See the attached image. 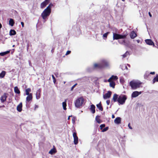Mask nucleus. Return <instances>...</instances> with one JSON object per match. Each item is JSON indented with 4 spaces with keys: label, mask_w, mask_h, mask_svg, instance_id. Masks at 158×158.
Instances as JSON below:
<instances>
[{
    "label": "nucleus",
    "mask_w": 158,
    "mask_h": 158,
    "mask_svg": "<svg viewBox=\"0 0 158 158\" xmlns=\"http://www.w3.org/2000/svg\"><path fill=\"white\" fill-rule=\"evenodd\" d=\"M118 95L116 94H115L113 96L112 99L114 102H118Z\"/></svg>",
    "instance_id": "nucleus-18"
},
{
    "label": "nucleus",
    "mask_w": 158,
    "mask_h": 158,
    "mask_svg": "<svg viewBox=\"0 0 158 158\" xmlns=\"http://www.w3.org/2000/svg\"><path fill=\"white\" fill-rule=\"evenodd\" d=\"M125 69H128L126 65V68H125Z\"/></svg>",
    "instance_id": "nucleus-62"
},
{
    "label": "nucleus",
    "mask_w": 158,
    "mask_h": 158,
    "mask_svg": "<svg viewBox=\"0 0 158 158\" xmlns=\"http://www.w3.org/2000/svg\"><path fill=\"white\" fill-rule=\"evenodd\" d=\"M121 118L120 117H117L114 120V123L118 125L121 123Z\"/></svg>",
    "instance_id": "nucleus-14"
},
{
    "label": "nucleus",
    "mask_w": 158,
    "mask_h": 158,
    "mask_svg": "<svg viewBox=\"0 0 158 158\" xmlns=\"http://www.w3.org/2000/svg\"><path fill=\"white\" fill-rule=\"evenodd\" d=\"M120 68H121V69L123 70H125V68H126V65L125 64H122L120 65Z\"/></svg>",
    "instance_id": "nucleus-39"
},
{
    "label": "nucleus",
    "mask_w": 158,
    "mask_h": 158,
    "mask_svg": "<svg viewBox=\"0 0 158 158\" xmlns=\"http://www.w3.org/2000/svg\"><path fill=\"white\" fill-rule=\"evenodd\" d=\"M52 79L53 80V83L55 84L56 83V79L54 76L53 75H52Z\"/></svg>",
    "instance_id": "nucleus-42"
},
{
    "label": "nucleus",
    "mask_w": 158,
    "mask_h": 158,
    "mask_svg": "<svg viewBox=\"0 0 158 158\" xmlns=\"http://www.w3.org/2000/svg\"><path fill=\"white\" fill-rule=\"evenodd\" d=\"M31 91V89L30 88H28L25 89V94H24V95H28V94H30L29 93Z\"/></svg>",
    "instance_id": "nucleus-28"
},
{
    "label": "nucleus",
    "mask_w": 158,
    "mask_h": 158,
    "mask_svg": "<svg viewBox=\"0 0 158 158\" xmlns=\"http://www.w3.org/2000/svg\"><path fill=\"white\" fill-rule=\"evenodd\" d=\"M110 31H108L103 35V38L104 40H106L107 38L108 35L110 33Z\"/></svg>",
    "instance_id": "nucleus-30"
},
{
    "label": "nucleus",
    "mask_w": 158,
    "mask_h": 158,
    "mask_svg": "<svg viewBox=\"0 0 158 158\" xmlns=\"http://www.w3.org/2000/svg\"><path fill=\"white\" fill-rule=\"evenodd\" d=\"M142 82L139 81H132L130 82L129 85L132 89H136L140 87Z\"/></svg>",
    "instance_id": "nucleus-1"
},
{
    "label": "nucleus",
    "mask_w": 158,
    "mask_h": 158,
    "mask_svg": "<svg viewBox=\"0 0 158 158\" xmlns=\"http://www.w3.org/2000/svg\"><path fill=\"white\" fill-rule=\"evenodd\" d=\"M95 106L94 104H92L90 106L89 110L92 114H94L95 112Z\"/></svg>",
    "instance_id": "nucleus-16"
},
{
    "label": "nucleus",
    "mask_w": 158,
    "mask_h": 158,
    "mask_svg": "<svg viewBox=\"0 0 158 158\" xmlns=\"http://www.w3.org/2000/svg\"><path fill=\"white\" fill-rule=\"evenodd\" d=\"M14 92L16 94H19L20 93V91L17 86H15L14 87Z\"/></svg>",
    "instance_id": "nucleus-26"
},
{
    "label": "nucleus",
    "mask_w": 158,
    "mask_h": 158,
    "mask_svg": "<svg viewBox=\"0 0 158 158\" xmlns=\"http://www.w3.org/2000/svg\"><path fill=\"white\" fill-rule=\"evenodd\" d=\"M156 46L155 45V46L154 47L156 48H157L158 49V44H156Z\"/></svg>",
    "instance_id": "nucleus-59"
},
{
    "label": "nucleus",
    "mask_w": 158,
    "mask_h": 158,
    "mask_svg": "<svg viewBox=\"0 0 158 158\" xmlns=\"http://www.w3.org/2000/svg\"><path fill=\"white\" fill-rule=\"evenodd\" d=\"M127 55H130V54L129 52L127 51L124 54H123V57H126Z\"/></svg>",
    "instance_id": "nucleus-37"
},
{
    "label": "nucleus",
    "mask_w": 158,
    "mask_h": 158,
    "mask_svg": "<svg viewBox=\"0 0 158 158\" xmlns=\"http://www.w3.org/2000/svg\"><path fill=\"white\" fill-rule=\"evenodd\" d=\"M6 74V72L2 71L1 73H0V78H3L5 76Z\"/></svg>",
    "instance_id": "nucleus-31"
},
{
    "label": "nucleus",
    "mask_w": 158,
    "mask_h": 158,
    "mask_svg": "<svg viewBox=\"0 0 158 158\" xmlns=\"http://www.w3.org/2000/svg\"><path fill=\"white\" fill-rule=\"evenodd\" d=\"M56 152V149L52 148L49 152V153L52 155L55 153Z\"/></svg>",
    "instance_id": "nucleus-32"
},
{
    "label": "nucleus",
    "mask_w": 158,
    "mask_h": 158,
    "mask_svg": "<svg viewBox=\"0 0 158 158\" xmlns=\"http://www.w3.org/2000/svg\"><path fill=\"white\" fill-rule=\"evenodd\" d=\"M54 48H53L51 50V52L52 53H53L54 52Z\"/></svg>",
    "instance_id": "nucleus-57"
},
{
    "label": "nucleus",
    "mask_w": 158,
    "mask_h": 158,
    "mask_svg": "<svg viewBox=\"0 0 158 158\" xmlns=\"http://www.w3.org/2000/svg\"><path fill=\"white\" fill-rule=\"evenodd\" d=\"M127 34V32H124L123 34H119V39H124L126 38Z\"/></svg>",
    "instance_id": "nucleus-13"
},
{
    "label": "nucleus",
    "mask_w": 158,
    "mask_h": 158,
    "mask_svg": "<svg viewBox=\"0 0 158 158\" xmlns=\"http://www.w3.org/2000/svg\"><path fill=\"white\" fill-rule=\"evenodd\" d=\"M7 94L6 93H4L3 95L1 97L0 99L2 103H3L6 101V98L7 97Z\"/></svg>",
    "instance_id": "nucleus-9"
},
{
    "label": "nucleus",
    "mask_w": 158,
    "mask_h": 158,
    "mask_svg": "<svg viewBox=\"0 0 158 158\" xmlns=\"http://www.w3.org/2000/svg\"><path fill=\"white\" fill-rule=\"evenodd\" d=\"M113 40H118L119 39V34L113 32Z\"/></svg>",
    "instance_id": "nucleus-15"
},
{
    "label": "nucleus",
    "mask_w": 158,
    "mask_h": 158,
    "mask_svg": "<svg viewBox=\"0 0 158 158\" xmlns=\"http://www.w3.org/2000/svg\"><path fill=\"white\" fill-rule=\"evenodd\" d=\"M128 127L129 128V129H132V128L131 126H130V123H129V124H128Z\"/></svg>",
    "instance_id": "nucleus-51"
},
{
    "label": "nucleus",
    "mask_w": 158,
    "mask_h": 158,
    "mask_svg": "<svg viewBox=\"0 0 158 158\" xmlns=\"http://www.w3.org/2000/svg\"><path fill=\"white\" fill-rule=\"evenodd\" d=\"M155 72H151L149 74H152V75H154L155 74Z\"/></svg>",
    "instance_id": "nucleus-52"
},
{
    "label": "nucleus",
    "mask_w": 158,
    "mask_h": 158,
    "mask_svg": "<svg viewBox=\"0 0 158 158\" xmlns=\"http://www.w3.org/2000/svg\"><path fill=\"white\" fill-rule=\"evenodd\" d=\"M112 94L111 91H108V92L103 95V98L104 99H106L110 98Z\"/></svg>",
    "instance_id": "nucleus-10"
},
{
    "label": "nucleus",
    "mask_w": 158,
    "mask_h": 158,
    "mask_svg": "<svg viewBox=\"0 0 158 158\" xmlns=\"http://www.w3.org/2000/svg\"><path fill=\"white\" fill-rule=\"evenodd\" d=\"M110 78L114 81H115L118 79V77L117 76L112 75Z\"/></svg>",
    "instance_id": "nucleus-34"
},
{
    "label": "nucleus",
    "mask_w": 158,
    "mask_h": 158,
    "mask_svg": "<svg viewBox=\"0 0 158 158\" xmlns=\"http://www.w3.org/2000/svg\"><path fill=\"white\" fill-rule=\"evenodd\" d=\"M28 103H26V106L27 108H30L29 104H28Z\"/></svg>",
    "instance_id": "nucleus-50"
},
{
    "label": "nucleus",
    "mask_w": 158,
    "mask_h": 158,
    "mask_svg": "<svg viewBox=\"0 0 158 158\" xmlns=\"http://www.w3.org/2000/svg\"><path fill=\"white\" fill-rule=\"evenodd\" d=\"M72 117V115H70V116H69L68 117V120H69L70 119V117Z\"/></svg>",
    "instance_id": "nucleus-56"
},
{
    "label": "nucleus",
    "mask_w": 158,
    "mask_h": 158,
    "mask_svg": "<svg viewBox=\"0 0 158 158\" xmlns=\"http://www.w3.org/2000/svg\"><path fill=\"white\" fill-rule=\"evenodd\" d=\"M101 64L102 66V68L109 66V64L108 61L105 60H102L101 61Z\"/></svg>",
    "instance_id": "nucleus-7"
},
{
    "label": "nucleus",
    "mask_w": 158,
    "mask_h": 158,
    "mask_svg": "<svg viewBox=\"0 0 158 158\" xmlns=\"http://www.w3.org/2000/svg\"><path fill=\"white\" fill-rule=\"evenodd\" d=\"M145 43L148 45H153V47L155 46L154 43L151 39H146L145 40Z\"/></svg>",
    "instance_id": "nucleus-12"
},
{
    "label": "nucleus",
    "mask_w": 158,
    "mask_h": 158,
    "mask_svg": "<svg viewBox=\"0 0 158 158\" xmlns=\"http://www.w3.org/2000/svg\"><path fill=\"white\" fill-rule=\"evenodd\" d=\"M120 82L122 84L124 83V78L123 77L121 78L120 79Z\"/></svg>",
    "instance_id": "nucleus-43"
},
{
    "label": "nucleus",
    "mask_w": 158,
    "mask_h": 158,
    "mask_svg": "<svg viewBox=\"0 0 158 158\" xmlns=\"http://www.w3.org/2000/svg\"><path fill=\"white\" fill-rule=\"evenodd\" d=\"M105 127V125L104 124H101L100 126V127L101 130H102Z\"/></svg>",
    "instance_id": "nucleus-44"
},
{
    "label": "nucleus",
    "mask_w": 158,
    "mask_h": 158,
    "mask_svg": "<svg viewBox=\"0 0 158 158\" xmlns=\"http://www.w3.org/2000/svg\"><path fill=\"white\" fill-rule=\"evenodd\" d=\"M148 14L149 16H150V17H152V15H151V13L150 12H148Z\"/></svg>",
    "instance_id": "nucleus-55"
},
{
    "label": "nucleus",
    "mask_w": 158,
    "mask_h": 158,
    "mask_svg": "<svg viewBox=\"0 0 158 158\" xmlns=\"http://www.w3.org/2000/svg\"><path fill=\"white\" fill-rule=\"evenodd\" d=\"M112 118H115V116L114 114H112Z\"/></svg>",
    "instance_id": "nucleus-58"
},
{
    "label": "nucleus",
    "mask_w": 158,
    "mask_h": 158,
    "mask_svg": "<svg viewBox=\"0 0 158 158\" xmlns=\"http://www.w3.org/2000/svg\"><path fill=\"white\" fill-rule=\"evenodd\" d=\"M33 98L32 94L30 93V94H28V95H27V96L26 98V103H29L30 102L32 101Z\"/></svg>",
    "instance_id": "nucleus-11"
},
{
    "label": "nucleus",
    "mask_w": 158,
    "mask_h": 158,
    "mask_svg": "<svg viewBox=\"0 0 158 158\" xmlns=\"http://www.w3.org/2000/svg\"><path fill=\"white\" fill-rule=\"evenodd\" d=\"M142 93V91H134L131 94V97L132 98H136L141 94Z\"/></svg>",
    "instance_id": "nucleus-6"
},
{
    "label": "nucleus",
    "mask_w": 158,
    "mask_h": 158,
    "mask_svg": "<svg viewBox=\"0 0 158 158\" xmlns=\"http://www.w3.org/2000/svg\"><path fill=\"white\" fill-rule=\"evenodd\" d=\"M71 52V51H70L68 50L67 51V52H66V53L65 54V55H69L70 53Z\"/></svg>",
    "instance_id": "nucleus-48"
},
{
    "label": "nucleus",
    "mask_w": 158,
    "mask_h": 158,
    "mask_svg": "<svg viewBox=\"0 0 158 158\" xmlns=\"http://www.w3.org/2000/svg\"><path fill=\"white\" fill-rule=\"evenodd\" d=\"M136 41L138 43H139L140 42V40H137Z\"/></svg>",
    "instance_id": "nucleus-61"
},
{
    "label": "nucleus",
    "mask_w": 158,
    "mask_h": 158,
    "mask_svg": "<svg viewBox=\"0 0 158 158\" xmlns=\"http://www.w3.org/2000/svg\"><path fill=\"white\" fill-rule=\"evenodd\" d=\"M96 106L101 111H103V108L102 106L101 102H100L99 104H97Z\"/></svg>",
    "instance_id": "nucleus-21"
},
{
    "label": "nucleus",
    "mask_w": 158,
    "mask_h": 158,
    "mask_svg": "<svg viewBox=\"0 0 158 158\" xmlns=\"http://www.w3.org/2000/svg\"><path fill=\"white\" fill-rule=\"evenodd\" d=\"M127 99V97L125 95L121 94L119 96V98L118 101L119 105H123Z\"/></svg>",
    "instance_id": "nucleus-3"
},
{
    "label": "nucleus",
    "mask_w": 158,
    "mask_h": 158,
    "mask_svg": "<svg viewBox=\"0 0 158 158\" xmlns=\"http://www.w3.org/2000/svg\"><path fill=\"white\" fill-rule=\"evenodd\" d=\"M115 84L114 82L113 81H111V82H110V87H111L113 88H114L115 87Z\"/></svg>",
    "instance_id": "nucleus-33"
},
{
    "label": "nucleus",
    "mask_w": 158,
    "mask_h": 158,
    "mask_svg": "<svg viewBox=\"0 0 158 158\" xmlns=\"http://www.w3.org/2000/svg\"><path fill=\"white\" fill-rule=\"evenodd\" d=\"M40 92H41V89H39L36 92V99H39L40 98Z\"/></svg>",
    "instance_id": "nucleus-19"
},
{
    "label": "nucleus",
    "mask_w": 158,
    "mask_h": 158,
    "mask_svg": "<svg viewBox=\"0 0 158 158\" xmlns=\"http://www.w3.org/2000/svg\"><path fill=\"white\" fill-rule=\"evenodd\" d=\"M118 42L120 44H124L126 43V41L125 40H118Z\"/></svg>",
    "instance_id": "nucleus-38"
},
{
    "label": "nucleus",
    "mask_w": 158,
    "mask_h": 158,
    "mask_svg": "<svg viewBox=\"0 0 158 158\" xmlns=\"http://www.w3.org/2000/svg\"><path fill=\"white\" fill-rule=\"evenodd\" d=\"M38 107V106L35 105V110Z\"/></svg>",
    "instance_id": "nucleus-54"
},
{
    "label": "nucleus",
    "mask_w": 158,
    "mask_h": 158,
    "mask_svg": "<svg viewBox=\"0 0 158 158\" xmlns=\"http://www.w3.org/2000/svg\"><path fill=\"white\" fill-rule=\"evenodd\" d=\"M77 85V83L75 84L74 85H73L71 87V90L72 91L73 90L74 88L75 87V86Z\"/></svg>",
    "instance_id": "nucleus-46"
},
{
    "label": "nucleus",
    "mask_w": 158,
    "mask_h": 158,
    "mask_svg": "<svg viewBox=\"0 0 158 158\" xmlns=\"http://www.w3.org/2000/svg\"><path fill=\"white\" fill-rule=\"evenodd\" d=\"M62 106L64 110H66L67 109L66 108L67 106V100L65 99V101L62 102Z\"/></svg>",
    "instance_id": "nucleus-22"
},
{
    "label": "nucleus",
    "mask_w": 158,
    "mask_h": 158,
    "mask_svg": "<svg viewBox=\"0 0 158 158\" xmlns=\"http://www.w3.org/2000/svg\"><path fill=\"white\" fill-rule=\"evenodd\" d=\"M22 103L21 102L17 106V110L18 111L21 112L22 111Z\"/></svg>",
    "instance_id": "nucleus-17"
},
{
    "label": "nucleus",
    "mask_w": 158,
    "mask_h": 158,
    "mask_svg": "<svg viewBox=\"0 0 158 158\" xmlns=\"http://www.w3.org/2000/svg\"><path fill=\"white\" fill-rule=\"evenodd\" d=\"M84 101L85 99L82 97L78 98L74 102L75 107L77 108H81L82 106Z\"/></svg>",
    "instance_id": "nucleus-2"
},
{
    "label": "nucleus",
    "mask_w": 158,
    "mask_h": 158,
    "mask_svg": "<svg viewBox=\"0 0 158 158\" xmlns=\"http://www.w3.org/2000/svg\"><path fill=\"white\" fill-rule=\"evenodd\" d=\"M93 70L92 68H89L87 69V71L89 72H91Z\"/></svg>",
    "instance_id": "nucleus-47"
},
{
    "label": "nucleus",
    "mask_w": 158,
    "mask_h": 158,
    "mask_svg": "<svg viewBox=\"0 0 158 158\" xmlns=\"http://www.w3.org/2000/svg\"><path fill=\"white\" fill-rule=\"evenodd\" d=\"M158 82V74H156V76L154 77L152 80V83L154 84L155 82Z\"/></svg>",
    "instance_id": "nucleus-29"
},
{
    "label": "nucleus",
    "mask_w": 158,
    "mask_h": 158,
    "mask_svg": "<svg viewBox=\"0 0 158 158\" xmlns=\"http://www.w3.org/2000/svg\"><path fill=\"white\" fill-rule=\"evenodd\" d=\"M10 52V50H9L7 51H6L4 52H0V56H3L5 55H6L9 53Z\"/></svg>",
    "instance_id": "nucleus-27"
},
{
    "label": "nucleus",
    "mask_w": 158,
    "mask_h": 158,
    "mask_svg": "<svg viewBox=\"0 0 158 158\" xmlns=\"http://www.w3.org/2000/svg\"><path fill=\"white\" fill-rule=\"evenodd\" d=\"M50 0H45L42 2L40 4V8L43 9L50 2Z\"/></svg>",
    "instance_id": "nucleus-8"
},
{
    "label": "nucleus",
    "mask_w": 158,
    "mask_h": 158,
    "mask_svg": "<svg viewBox=\"0 0 158 158\" xmlns=\"http://www.w3.org/2000/svg\"><path fill=\"white\" fill-rule=\"evenodd\" d=\"M51 12L50 10L46 8L42 13L41 16L44 20H45L50 15Z\"/></svg>",
    "instance_id": "nucleus-4"
},
{
    "label": "nucleus",
    "mask_w": 158,
    "mask_h": 158,
    "mask_svg": "<svg viewBox=\"0 0 158 158\" xmlns=\"http://www.w3.org/2000/svg\"><path fill=\"white\" fill-rule=\"evenodd\" d=\"M127 65L129 67H130V64H127Z\"/></svg>",
    "instance_id": "nucleus-64"
},
{
    "label": "nucleus",
    "mask_w": 158,
    "mask_h": 158,
    "mask_svg": "<svg viewBox=\"0 0 158 158\" xmlns=\"http://www.w3.org/2000/svg\"><path fill=\"white\" fill-rule=\"evenodd\" d=\"M76 120V118L74 117H73V118H72V122L73 124L75 123Z\"/></svg>",
    "instance_id": "nucleus-45"
},
{
    "label": "nucleus",
    "mask_w": 158,
    "mask_h": 158,
    "mask_svg": "<svg viewBox=\"0 0 158 158\" xmlns=\"http://www.w3.org/2000/svg\"><path fill=\"white\" fill-rule=\"evenodd\" d=\"M73 137L74 139V143L77 145L78 142V138L77 135V132L75 131L73 133Z\"/></svg>",
    "instance_id": "nucleus-5"
},
{
    "label": "nucleus",
    "mask_w": 158,
    "mask_h": 158,
    "mask_svg": "<svg viewBox=\"0 0 158 158\" xmlns=\"http://www.w3.org/2000/svg\"><path fill=\"white\" fill-rule=\"evenodd\" d=\"M149 76H150V74L149 73L146 72L144 75V78L146 79Z\"/></svg>",
    "instance_id": "nucleus-41"
},
{
    "label": "nucleus",
    "mask_w": 158,
    "mask_h": 158,
    "mask_svg": "<svg viewBox=\"0 0 158 158\" xmlns=\"http://www.w3.org/2000/svg\"><path fill=\"white\" fill-rule=\"evenodd\" d=\"M53 6V5L52 3H50L49 5L46 8L50 10H51V8Z\"/></svg>",
    "instance_id": "nucleus-36"
},
{
    "label": "nucleus",
    "mask_w": 158,
    "mask_h": 158,
    "mask_svg": "<svg viewBox=\"0 0 158 158\" xmlns=\"http://www.w3.org/2000/svg\"><path fill=\"white\" fill-rule=\"evenodd\" d=\"M21 24L22 26V27H24V23L23 22H21Z\"/></svg>",
    "instance_id": "nucleus-53"
},
{
    "label": "nucleus",
    "mask_w": 158,
    "mask_h": 158,
    "mask_svg": "<svg viewBox=\"0 0 158 158\" xmlns=\"http://www.w3.org/2000/svg\"><path fill=\"white\" fill-rule=\"evenodd\" d=\"M106 104L107 105H109L110 102V100H107L106 101Z\"/></svg>",
    "instance_id": "nucleus-49"
},
{
    "label": "nucleus",
    "mask_w": 158,
    "mask_h": 158,
    "mask_svg": "<svg viewBox=\"0 0 158 158\" xmlns=\"http://www.w3.org/2000/svg\"><path fill=\"white\" fill-rule=\"evenodd\" d=\"M29 65H30V66H31V62H30V61H29Z\"/></svg>",
    "instance_id": "nucleus-63"
},
{
    "label": "nucleus",
    "mask_w": 158,
    "mask_h": 158,
    "mask_svg": "<svg viewBox=\"0 0 158 158\" xmlns=\"http://www.w3.org/2000/svg\"><path fill=\"white\" fill-rule=\"evenodd\" d=\"M16 33V31L14 29H11L10 31L9 34L10 36L14 35Z\"/></svg>",
    "instance_id": "nucleus-24"
},
{
    "label": "nucleus",
    "mask_w": 158,
    "mask_h": 158,
    "mask_svg": "<svg viewBox=\"0 0 158 158\" xmlns=\"http://www.w3.org/2000/svg\"><path fill=\"white\" fill-rule=\"evenodd\" d=\"M94 68H95L102 69V66L101 64H95L94 65Z\"/></svg>",
    "instance_id": "nucleus-25"
},
{
    "label": "nucleus",
    "mask_w": 158,
    "mask_h": 158,
    "mask_svg": "<svg viewBox=\"0 0 158 158\" xmlns=\"http://www.w3.org/2000/svg\"><path fill=\"white\" fill-rule=\"evenodd\" d=\"M9 25L11 26H13L15 24V22L14 19L12 18H10L9 20Z\"/></svg>",
    "instance_id": "nucleus-23"
},
{
    "label": "nucleus",
    "mask_w": 158,
    "mask_h": 158,
    "mask_svg": "<svg viewBox=\"0 0 158 158\" xmlns=\"http://www.w3.org/2000/svg\"><path fill=\"white\" fill-rule=\"evenodd\" d=\"M108 129L109 127H104V128L102 129V132H104L107 131L108 130Z\"/></svg>",
    "instance_id": "nucleus-40"
},
{
    "label": "nucleus",
    "mask_w": 158,
    "mask_h": 158,
    "mask_svg": "<svg viewBox=\"0 0 158 158\" xmlns=\"http://www.w3.org/2000/svg\"><path fill=\"white\" fill-rule=\"evenodd\" d=\"M130 36L131 39H134L137 36V35L134 31H133L131 33Z\"/></svg>",
    "instance_id": "nucleus-20"
},
{
    "label": "nucleus",
    "mask_w": 158,
    "mask_h": 158,
    "mask_svg": "<svg viewBox=\"0 0 158 158\" xmlns=\"http://www.w3.org/2000/svg\"><path fill=\"white\" fill-rule=\"evenodd\" d=\"M111 79V78H110L108 80V82H110V79Z\"/></svg>",
    "instance_id": "nucleus-60"
},
{
    "label": "nucleus",
    "mask_w": 158,
    "mask_h": 158,
    "mask_svg": "<svg viewBox=\"0 0 158 158\" xmlns=\"http://www.w3.org/2000/svg\"><path fill=\"white\" fill-rule=\"evenodd\" d=\"M100 117V116L98 115L96 116L95 118V120L98 123H100L101 122V121L100 119H98V118H99Z\"/></svg>",
    "instance_id": "nucleus-35"
}]
</instances>
